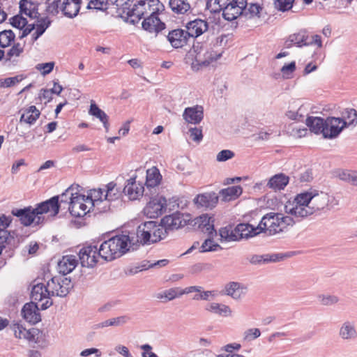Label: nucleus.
Segmentation results:
<instances>
[{
    "label": "nucleus",
    "instance_id": "26",
    "mask_svg": "<svg viewBox=\"0 0 357 357\" xmlns=\"http://www.w3.org/2000/svg\"><path fill=\"white\" fill-rule=\"evenodd\" d=\"M78 260L75 255H66L58 263V270L63 275H66L72 272L77 265Z\"/></svg>",
    "mask_w": 357,
    "mask_h": 357
},
{
    "label": "nucleus",
    "instance_id": "44",
    "mask_svg": "<svg viewBox=\"0 0 357 357\" xmlns=\"http://www.w3.org/2000/svg\"><path fill=\"white\" fill-rule=\"evenodd\" d=\"M220 241L221 242L236 241L237 236L235 232V228L233 229L231 225L226 226L219 230Z\"/></svg>",
    "mask_w": 357,
    "mask_h": 357
},
{
    "label": "nucleus",
    "instance_id": "62",
    "mask_svg": "<svg viewBox=\"0 0 357 357\" xmlns=\"http://www.w3.org/2000/svg\"><path fill=\"white\" fill-rule=\"evenodd\" d=\"M10 327L17 338L22 339L27 335V330L18 324H14Z\"/></svg>",
    "mask_w": 357,
    "mask_h": 357
},
{
    "label": "nucleus",
    "instance_id": "5",
    "mask_svg": "<svg viewBox=\"0 0 357 357\" xmlns=\"http://www.w3.org/2000/svg\"><path fill=\"white\" fill-rule=\"evenodd\" d=\"M166 236L164 227L155 221L145 222L139 225L137 229V241L143 245L157 243Z\"/></svg>",
    "mask_w": 357,
    "mask_h": 357
},
{
    "label": "nucleus",
    "instance_id": "23",
    "mask_svg": "<svg viewBox=\"0 0 357 357\" xmlns=\"http://www.w3.org/2000/svg\"><path fill=\"white\" fill-rule=\"evenodd\" d=\"M142 28L150 33H159L165 28V24L158 15H149L148 17H142Z\"/></svg>",
    "mask_w": 357,
    "mask_h": 357
},
{
    "label": "nucleus",
    "instance_id": "63",
    "mask_svg": "<svg viewBox=\"0 0 357 357\" xmlns=\"http://www.w3.org/2000/svg\"><path fill=\"white\" fill-rule=\"evenodd\" d=\"M130 320V318L128 316L123 315L117 317H113L109 319L110 326H121L126 323H128Z\"/></svg>",
    "mask_w": 357,
    "mask_h": 357
},
{
    "label": "nucleus",
    "instance_id": "6",
    "mask_svg": "<svg viewBox=\"0 0 357 357\" xmlns=\"http://www.w3.org/2000/svg\"><path fill=\"white\" fill-rule=\"evenodd\" d=\"M284 211L291 215L295 223L312 215L305 192L298 194L292 202H288L284 206Z\"/></svg>",
    "mask_w": 357,
    "mask_h": 357
},
{
    "label": "nucleus",
    "instance_id": "36",
    "mask_svg": "<svg viewBox=\"0 0 357 357\" xmlns=\"http://www.w3.org/2000/svg\"><path fill=\"white\" fill-rule=\"evenodd\" d=\"M307 40H309V36L306 31L302 30L290 35L286 41V46L287 47H290L292 45H296L298 47L306 46Z\"/></svg>",
    "mask_w": 357,
    "mask_h": 357
},
{
    "label": "nucleus",
    "instance_id": "42",
    "mask_svg": "<svg viewBox=\"0 0 357 357\" xmlns=\"http://www.w3.org/2000/svg\"><path fill=\"white\" fill-rule=\"evenodd\" d=\"M206 310L225 317L231 316L232 313L231 308L228 305L216 303L208 304L206 307Z\"/></svg>",
    "mask_w": 357,
    "mask_h": 357
},
{
    "label": "nucleus",
    "instance_id": "51",
    "mask_svg": "<svg viewBox=\"0 0 357 357\" xmlns=\"http://www.w3.org/2000/svg\"><path fill=\"white\" fill-rule=\"evenodd\" d=\"M213 236H208V238L204 241L199 248L201 252H215L222 249L219 244L214 242L213 240Z\"/></svg>",
    "mask_w": 357,
    "mask_h": 357
},
{
    "label": "nucleus",
    "instance_id": "32",
    "mask_svg": "<svg viewBox=\"0 0 357 357\" xmlns=\"http://www.w3.org/2000/svg\"><path fill=\"white\" fill-rule=\"evenodd\" d=\"M235 232L236 233L238 241L242 238L252 237L260 234L259 229H257V227H255L250 224L243 223L238 224L235 227Z\"/></svg>",
    "mask_w": 357,
    "mask_h": 357
},
{
    "label": "nucleus",
    "instance_id": "52",
    "mask_svg": "<svg viewBox=\"0 0 357 357\" xmlns=\"http://www.w3.org/2000/svg\"><path fill=\"white\" fill-rule=\"evenodd\" d=\"M93 207L96 208L99 213H106L112 211L115 205L113 202L104 197V199L95 202Z\"/></svg>",
    "mask_w": 357,
    "mask_h": 357
},
{
    "label": "nucleus",
    "instance_id": "58",
    "mask_svg": "<svg viewBox=\"0 0 357 357\" xmlns=\"http://www.w3.org/2000/svg\"><path fill=\"white\" fill-rule=\"evenodd\" d=\"M261 335V331L259 328H252L247 329L243 333V341L249 342H251Z\"/></svg>",
    "mask_w": 357,
    "mask_h": 357
},
{
    "label": "nucleus",
    "instance_id": "22",
    "mask_svg": "<svg viewBox=\"0 0 357 357\" xmlns=\"http://www.w3.org/2000/svg\"><path fill=\"white\" fill-rule=\"evenodd\" d=\"M183 117L188 123L199 124L204 118L203 107L195 105L185 108L183 114Z\"/></svg>",
    "mask_w": 357,
    "mask_h": 357
},
{
    "label": "nucleus",
    "instance_id": "40",
    "mask_svg": "<svg viewBox=\"0 0 357 357\" xmlns=\"http://www.w3.org/2000/svg\"><path fill=\"white\" fill-rule=\"evenodd\" d=\"M36 20V31L33 34V40H37L40 36H41L46 29L50 26L51 20L48 17H41L38 16Z\"/></svg>",
    "mask_w": 357,
    "mask_h": 357
},
{
    "label": "nucleus",
    "instance_id": "61",
    "mask_svg": "<svg viewBox=\"0 0 357 357\" xmlns=\"http://www.w3.org/2000/svg\"><path fill=\"white\" fill-rule=\"evenodd\" d=\"M54 66V62H48V63H38L36 65V68L38 70H40L43 75H45L50 73L52 71Z\"/></svg>",
    "mask_w": 357,
    "mask_h": 357
},
{
    "label": "nucleus",
    "instance_id": "3",
    "mask_svg": "<svg viewBox=\"0 0 357 357\" xmlns=\"http://www.w3.org/2000/svg\"><path fill=\"white\" fill-rule=\"evenodd\" d=\"M132 239L127 234L116 235L105 241L98 248V255L110 261L123 255L129 250Z\"/></svg>",
    "mask_w": 357,
    "mask_h": 357
},
{
    "label": "nucleus",
    "instance_id": "21",
    "mask_svg": "<svg viewBox=\"0 0 357 357\" xmlns=\"http://www.w3.org/2000/svg\"><path fill=\"white\" fill-rule=\"evenodd\" d=\"M187 32L190 38H197L208 29V24L206 20L195 19L186 24Z\"/></svg>",
    "mask_w": 357,
    "mask_h": 357
},
{
    "label": "nucleus",
    "instance_id": "30",
    "mask_svg": "<svg viewBox=\"0 0 357 357\" xmlns=\"http://www.w3.org/2000/svg\"><path fill=\"white\" fill-rule=\"evenodd\" d=\"M196 223L199 225V227L204 233H207L208 236H217L213 217H210L207 214L202 215L197 218Z\"/></svg>",
    "mask_w": 357,
    "mask_h": 357
},
{
    "label": "nucleus",
    "instance_id": "55",
    "mask_svg": "<svg viewBox=\"0 0 357 357\" xmlns=\"http://www.w3.org/2000/svg\"><path fill=\"white\" fill-rule=\"evenodd\" d=\"M15 38V33L11 30H3L0 32V46L8 47Z\"/></svg>",
    "mask_w": 357,
    "mask_h": 357
},
{
    "label": "nucleus",
    "instance_id": "60",
    "mask_svg": "<svg viewBox=\"0 0 357 357\" xmlns=\"http://www.w3.org/2000/svg\"><path fill=\"white\" fill-rule=\"evenodd\" d=\"M294 0H275V6L281 11H286L292 8Z\"/></svg>",
    "mask_w": 357,
    "mask_h": 357
},
{
    "label": "nucleus",
    "instance_id": "59",
    "mask_svg": "<svg viewBox=\"0 0 357 357\" xmlns=\"http://www.w3.org/2000/svg\"><path fill=\"white\" fill-rule=\"evenodd\" d=\"M296 70V63L292 61L288 64L284 65L281 68V73L282 74V77L285 79L291 78L292 73Z\"/></svg>",
    "mask_w": 357,
    "mask_h": 357
},
{
    "label": "nucleus",
    "instance_id": "16",
    "mask_svg": "<svg viewBox=\"0 0 357 357\" xmlns=\"http://www.w3.org/2000/svg\"><path fill=\"white\" fill-rule=\"evenodd\" d=\"M144 191V187L142 183L136 182V177H132L126 181L123 193L128 196L129 199L136 200L143 196Z\"/></svg>",
    "mask_w": 357,
    "mask_h": 357
},
{
    "label": "nucleus",
    "instance_id": "8",
    "mask_svg": "<svg viewBox=\"0 0 357 357\" xmlns=\"http://www.w3.org/2000/svg\"><path fill=\"white\" fill-rule=\"evenodd\" d=\"M164 10V6L159 0L139 1L129 13L130 17H136L137 20L142 17L156 15Z\"/></svg>",
    "mask_w": 357,
    "mask_h": 357
},
{
    "label": "nucleus",
    "instance_id": "11",
    "mask_svg": "<svg viewBox=\"0 0 357 357\" xmlns=\"http://www.w3.org/2000/svg\"><path fill=\"white\" fill-rule=\"evenodd\" d=\"M247 0H231L224 7L222 15L226 20L232 21L241 15H247Z\"/></svg>",
    "mask_w": 357,
    "mask_h": 357
},
{
    "label": "nucleus",
    "instance_id": "25",
    "mask_svg": "<svg viewBox=\"0 0 357 357\" xmlns=\"http://www.w3.org/2000/svg\"><path fill=\"white\" fill-rule=\"evenodd\" d=\"M246 291L247 287L236 282L227 283L224 289V294L231 296L234 300L241 299L246 294Z\"/></svg>",
    "mask_w": 357,
    "mask_h": 357
},
{
    "label": "nucleus",
    "instance_id": "46",
    "mask_svg": "<svg viewBox=\"0 0 357 357\" xmlns=\"http://www.w3.org/2000/svg\"><path fill=\"white\" fill-rule=\"evenodd\" d=\"M317 301L321 305L329 307L338 304L340 298L334 294H320L317 296Z\"/></svg>",
    "mask_w": 357,
    "mask_h": 357
},
{
    "label": "nucleus",
    "instance_id": "64",
    "mask_svg": "<svg viewBox=\"0 0 357 357\" xmlns=\"http://www.w3.org/2000/svg\"><path fill=\"white\" fill-rule=\"evenodd\" d=\"M234 157V153L228 149L222 150L220 151L217 156L216 160L218 162H225Z\"/></svg>",
    "mask_w": 357,
    "mask_h": 357
},
{
    "label": "nucleus",
    "instance_id": "15",
    "mask_svg": "<svg viewBox=\"0 0 357 357\" xmlns=\"http://www.w3.org/2000/svg\"><path fill=\"white\" fill-rule=\"evenodd\" d=\"M346 127L343 119L339 117H327L325 119L324 138L333 139L337 137Z\"/></svg>",
    "mask_w": 357,
    "mask_h": 357
},
{
    "label": "nucleus",
    "instance_id": "38",
    "mask_svg": "<svg viewBox=\"0 0 357 357\" xmlns=\"http://www.w3.org/2000/svg\"><path fill=\"white\" fill-rule=\"evenodd\" d=\"M289 177L284 174H278L272 176L267 185L275 190L284 189L289 183Z\"/></svg>",
    "mask_w": 357,
    "mask_h": 357
},
{
    "label": "nucleus",
    "instance_id": "7",
    "mask_svg": "<svg viewBox=\"0 0 357 357\" xmlns=\"http://www.w3.org/2000/svg\"><path fill=\"white\" fill-rule=\"evenodd\" d=\"M305 194L310 208L312 210V214L316 211L325 208L330 209L334 205L337 204L335 203V200L334 197L327 192L322 191L319 192L317 190L311 189L309 191H306Z\"/></svg>",
    "mask_w": 357,
    "mask_h": 357
},
{
    "label": "nucleus",
    "instance_id": "13",
    "mask_svg": "<svg viewBox=\"0 0 357 357\" xmlns=\"http://www.w3.org/2000/svg\"><path fill=\"white\" fill-rule=\"evenodd\" d=\"M167 208V200L162 197L151 198L145 206L144 213L150 218H155L165 212Z\"/></svg>",
    "mask_w": 357,
    "mask_h": 357
},
{
    "label": "nucleus",
    "instance_id": "10",
    "mask_svg": "<svg viewBox=\"0 0 357 357\" xmlns=\"http://www.w3.org/2000/svg\"><path fill=\"white\" fill-rule=\"evenodd\" d=\"M89 201L85 195L77 191L75 197H73L72 202H69L68 208L70 213L76 218L84 216L92 208Z\"/></svg>",
    "mask_w": 357,
    "mask_h": 357
},
{
    "label": "nucleus",
    "instance_id": "14",
    "mask_svg": "<svg viewBox=\"0 0 357 357\" xmlns=\"http://www.w3.org/2000/svg\"><path fill=\"white\" fill-rule=\"evenodd\" d=\"M98 248L96 245H89L82 248L79 252L80 263L84 267H93L98 262Z\"/></svg>",
    "mask_w": 357,
    "mask_h": 357
},
{
    "label": "nucleus",
    "instance_id": "4",
    "mask_svg": "<svg viewBox=\"0 0 357 357\" xmlns=\"http://www.w3.org/2000/svg\"><path fill=\"white\" fill-rule=\"evenodd\" d=\"M295 220L289 215L282 213L271 212L263 216L257 227L260 233L265 232L268 235H274L282 232L288 226H293Z\"/></svg>",
    "mask_w": 357,
    "mask_h": 357
},
{
    "label": "nucleus",
    "instance_id": "31",
    "mask_svg": "<svg viewBox=\"0 0 357 357\" xmlns=\"http://www.w3.org/2000/svg\"><path fill=\"white\" fill-rule=\"evenodd\" d=\"M162 180V176L160 171L155 167H153L146 171V187L147 190L153 189L159 185Z\"/></svg>",
    "mask_w": 357,
    "mask_h": 357
},
{
    "label": "nucleus",
    "instance_id": "2",
    "mask_svg": "<svg viewBox=\"0 0 357 357\" xmlns=\"http://www.w3.org/2000/svg\"><path fill=\"white\" fill-rule=\"evenodd\" d=\"M225 40V36H220L209 44L202 45L200 47L194 45L196 54L191 65L192 69L199 71L220 59L226 45Z\"/></svg>",
    "mask_w": 357,
    "mask_h": 357
},
{
    "label": "nucleus",
    "instance_id": "12",
    "mask_svg": "<svg viewBox=\"0 0 357 357\" xmlns=\"http://www.w3.org/2000/svg\"><path fill=\"white\" fill-rule=\"evenodd\" d=\"M31 296L33 302H40L45 299V302L40 305V310H45L49 308L52 304L50 299L52 297L49 289L47 288V283H37L32 287Z\"/></svg>",
    "mask_w": 357,
    "mask_h": 357
},
{
    "label": "nucleus",
    "instance_id": "29",
    "mask_svg": "<svg viewBox=\"0 0 357 357\" xmlns=\"http://www.w3.org/2000/svg\"><path fill=\"white\" fill-rule=\"evenodd\" d=\"M20 112H22L20 123H24L29 125L33 124L40 115V112L34 105L23 108Z\"/></svg>",
    "mask_w": 357,
    "mask_h": 357
},
{
    "label": "nucleus",
    "instance_id": "39",
    "mask_svg": "<svg viewBox=\"0 0 357 357\" xmlns=\"http://www.w3.org/2000/svg\"><path fill=\"white\" fill-rule=\"evenodd\" d=\"M105 194L104 197L111 200L114 203L116 202H120L123 191L120 188H117L116 184L114 182H110L105 185Z\"/></svg>",
    "mask_w": 357,
    "mask_h": 357
},
{
    "label": "nucleus",
    "instance_id": "57",
    "mask_svg": "<svg viewBox=\"0 0 357 357\" xmlns=\"http://www.w3.org/2000/svg\"><path fill=\"white\" fill-rule=\"evenodd\" d=\"M10 24L20 30H22L27 24V20L20 13L10 18Z\"/></svg>",
    "mask_w": 357,
    "mask_h": 357
},
{
    "label": "nucleus",
    "instance_id": "49",
    "mask_svg": "<svg viewBox=\"0 0 357 357\" xmlns=\"http://www.w3.org/2000/svg\"><path fill=\"white\" fill-rule=\"evenodd\" d=\"M343 121L346 123V127L356 126L357 124V111L354 109H346L342 112Z\"/></svg>",
    "mask_w": 357,
    "mask_h": 357
},
{
    "label": "nucleus",
    "instance_id": "43",
    "mask_svg": "<svg viewBox=\"0 0 357 357\" xmlns=\"http://www.w3.org/2000/svg\"><path fill=\"white\" fill-rule=\"evenodd\" d=\"M79 185L76 186L72 185L68 188L59 197V205L62 204H67L69 206V202H72L73 197H75L77 191H79Z\"/></svg>",
    "mask_w": 357,
    "mask_h": 357
},
{
    "label": "nucleus",
    "instance_id": "9",
    "mask_svg": "<svg viewBox=\"0 0 357 357\" xmlns=\"http://www.w3.org/2000/svg\"><path fill=\"white\" fill-rule=\"evenodd\" d=\"M45 280L51 296L65 297L73 287L70 278L63 276L50 278L46 276Z\"/></svg>",
    "mask_w": 357,
    "mask_h": 357
},
{
    "label": "nucleus",
    "instance_id": "35",
    "mask_svg": "<svg viewBox=\"0 0 357 357\" xmlns=\"http://www.w3.org/2000/svg\"><path fill=\"white\" fill-rule=\"evenodd\" d=\"M20 13L32 19L40 16L36 6L29 0H21L20 1Z\"/></svg>",
    "mask_w": 357,
    "mask_h": 357
},
{
    "label": "nucleus",
    "instance_id": "1",
    "mask_svg": "<svg viewBox=\"0 0 357 357\" xmlns=\"http://www.w3.org/2000/svg\"><path fill=\"white\" fill-rule=\"evenodd\" d=\"M59 197H52L50 199L36 204V207H24V208H13L12 215L18 218L24 226L39 225L45 220L44 214L49 213L50 216H55L59 213Z\"/></svg>",
    "mask_w": 357,
    "mask_h": 357
},
{
    "label": "nucleus",
    "instance_id": "18",
    "mask_svg": "<svg viewBox=\"0 0 357 357\" xmlns=\"http://www.w3.org/2000/svg\"><path fill=\"white\" fill-rule=\"evenodd\" d=\"M161 223V226L164 227L167 234L169 231L176 230L185 225L186 221L183 219V214L175 213L165 216Z\"/></svg>",
    "mask_w": 357,
    "mask_h": 357
},
{
    "label": "nucleus",
    "instance_id": "37",
    "mask_svg": "<svg viewBox=\"0 0 357 357\" xmlns=\"http://www.w3.org/2000/svg\"><path fill=\"white\" fill-rule=\"evenodd\" d=\"M89 114L98 119L100 122L102 123L104 128L107 132L109 130V116L107 114L93 102L91 103L90 108L89 110Z\"/></svg>",
    "mask_w": 357,
    "mask_h": 357
},
{
    "label": "nucleus",
    "instance_id": "53",
    "mask_svg": "<svg viewBox=\"0 0 357 357\" xmlns=\"http://www.w3.org/2000/svg\"><path fill=\"white\" fill-rule=\"evenodd\" d=\"M105 194V188L92 189L89 191L88 195L86 197L90 200L89 203L93 207V206L95 204V202H98V201L104 199Z\"/></svg>",
    "mask_w": 357,
    "mask_h": 357
},
{
    "label": "nucleus",
    "instance_id": "17",
    "mask_svg": "<svg viewBox=\"0 0 357 357\" xmlns=\"http://www.w3.org/2000/svg\"><path fill=\"white\" fill-rule=\"evenodd\" d=\"M307 109L299 100H291L289 103L286 116L291 120L303 121Z\"/></svg>",
    "mask_w": 357,
    "mask_h": 357
},
{
    "label": "nucleus",
    "instance_id": "20",
    "mask_svg": "<svg viewBox=\"0 0 357 357\" xmlns=\"http://www.w3.org/2000/svg\"><path fill=\"white\" fill-rule=\"evenodd\" d=\"M39 308L35 302L26 303L22 310V314L23 318L28 322L35 324L40 321L41 317L39 313Z\"/></svg>",
    "mask_w": 357,
    "mask_h": 357
},
{
    "label": "nucleus",
    "instance_id": "19",
    "mask_svg": "<svg viewBox=\"0 0 357 357\" xmlns=\"http://www.w3.org/2000/svg\"><path fill=\"white\" fill-rule=\"evenodd\" d=\"M167 39L173 47L180 48L186 45L190 38L187 31L177 29L169 33Z\"/></svg>",
    "mask_w": 357,
    "mask_h": 357
},
{
    "label": "nucleus",
    "instance_id": "54",
    "mask_svg": "<svg viewBox=\"0 0 357 357\" xmlns=\"http://www.w3.org/2000/svg\"><path fill=\"white\" fill-rule=\"evenodd\" d=\"M339 178L352 185L357 186V171H342L339 174Z\"/></svg>",
    "mask_w": 357,
    "mask_h": 357
},
{
    "label": "nucleus",
    "instance_id": "56",
    "mask_svg": "<svg viewBox=\"0 0 357 357\" xmlns=\"http://www.w3.org/2000/svg\"><path fill=\"white\" fill-rule=\"evenodd\" d=\"M229 0H208L206 7L211 12L217 13L223 10Z\"/></svg>",
    "mask_w": 357,
    "mask_h": 357
},
{
    "label": "nucleus",
    "instance_id": "34",
    "mask_svg": "<svg viewBox=\"0 0 357 357\" xmlns=\"http://www.w3.org/2000/svg\"><path fill=\"white\" fill-rule=\"evenodd\" d=\"M283 256L280 254L258 255H254L248 258L252 264H267L269 262H277L283 259Z\"/></svg>",
    "mask_w": 357,
    "mask_h": 357
},
{
    "label": "nucleus",
    "instance_id": "24",
    "mask_svg": "<svg viewBox=\"0 0 357 357\" xmlns=\"http://www.w3.org/2000/svg\"><path fill=\"white\" fill-rule=\"evenodd\" d=\"M339 337L344 341L355 340L357 338V330L354 321H344L338 331Z\"/></svg>",
    "mask_w": 357,
    "mask_h": 357
},
{
    "label": "nucleus",
    "instance_id": "41",
    "mask_svg": "<svg viewBox=\"0 0 357 357\" xmlns=\"http://www.w3.org/2000/svg\"><path fill=\"white\" fill-rule=\"evenodd\" d=\"M242 188L239 185L228 187L220 191L224 201H229L237 198L242 194Z\"/></svg>",
    "mask_w": 357,
    "mask_h": 357
},
{
    "label": "nucleus",
    "instance_id": "45",
    "mask_svg": "<svg viewBox=\"0 0 357 357\" xmlns=\"http://www.w3.org/2000/svg\"><path fill=\"white\" fill-rule=\"evenodd\" d=\"M169 6L177 14H184L190 9V5L187 0H170Z\"/></svg>",
    "mask_w": 357,
    "mask_h": 357
},
{
    "label": "nucleus",
    "instance_id": "47",
    "mask_svg": "<svg viewBox=\"0 0 357 357\" xmlns=\"http://www.w3.org/2000/svg\"><path fill=\"white\" fill-rule=\"evenodd\" d=\"M183 295V289L174 287L167 289L157 294L156 297L159 299L165 298L167 301H172L174 298Z\"/></svg>",
    "mask_w": 357,
    "mask_h": 357
},
{
    "label": "nucleus",
    "instance_id": "50",
    "mask_svg": "<svg viewBox=\"0 0 357 357\" xmlns=\"http://www.w3.org/2000/svg\"><path fill=\"white\" fill-rule=\"evenodd\" d=\"M46 12L52 16H55L61 11L62 13L61 0H47Z\"/></svg>",
    "mask_w": 357,
    "mask_h": 357
},
{
    "label": "nucleus",
    "instance_id": "27",
    "mask_svg": "<svg viewBox=\"0 0 357 357\" xmlns=\"http://www.w3.org/2000/svg\"><path fill=\"white\" fill-rule=\"evenodd\" d=\"M198 206L206 208H213L218 202V196L215 192L199 195L195 199Z\"/></svg>",
    "mask_w": 357,
    "mask_h": 357
},
{
    "label": "nucleus",
    "instance_id": "48",
    "mask_svg": "<svg viewBox=\"0 0 357 357\" xmlns=\"http://www.w3.org/2000/svg\"><path fill=\"white\" fill-rule=\"evenodd\" d=\"M8 225L7 218L5 216L0 217V255L5 248V243L8 238V232L5 228Z\"/></svg>",
    "mask_w": 357,
    "mask_h": 357
},
{
    "label": "nucleus",
    "instance_id": "33",
    "mask_svg": "<svg viewBox=\"0 0 357 357\" xmlns=\"http://www.w3.org/2000/svg\"><path fill=\"white\" fill-rule=\"evenodd\" d=\"M305 123L310 130L315 134H322L324 137L325 119L317 116H308Z\"/></svg>",
    "mask_w": 357,
    "mask_h": 357
},
{
    "label": "nucleus",
    "instance_id": "28",
    "mask_svg": "<svg viewBox=\"0 0 357 357\" xmlns=\"http://www.w3.org/2000/svg\"><path fill=\"white\" fill-rule=\"evenodd\" d=\"M82 0H63L62 14L68 18H74L79 11Z\"/></svg>",
    "mask_w": 357,
    "mask_h": 357
}]
</instances>
